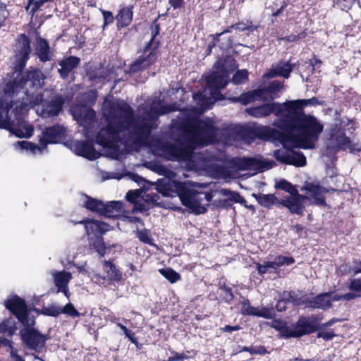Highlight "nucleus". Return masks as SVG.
Wrapping results in <instances>:
<instances>
[{"mask_svg":"<svg viewBox=\"0 0 361 361\" xmlns=\"http://www.w3.org/2000/svg\"><path fill=\"white\" fill-rule=\"evenodd\" d=\"M64 128L61 126H54L47 128L42 133L39 139V145L27 141H18L16 142V149L26 150L32 154H42L49 143H55L64 134Z\"/></svg>","mask_w":361,"mask_h":361,"instance_id":"6e6552de","label":"nucleus"},{"mask_svg":"<svg viewBox=\"0 0 361 361\" xmlns=\"http://www.w3.org/2000/svg\"><path fill=\"white\" fill-rule=\"evenodd\" d=\"M295 65V63H291L290 60L288 61H280L272 65L271 68L267 73L266 76L267 78L279 76L287 79L290 77V74Z\"/></svg>","mask_w":361,"mask_h":361,"instance_id":"a211bd4d","label":"nucleus"},{"mask_svg":"<svg viewBox=\"0 0 361 361\" xmlns=\"http://www.w3.org/2000/svg\"><path fill=\"white\" fill-rule=\"evenodd\" d=\"M14 51V69L16 72L21 73L30 58L31 52L30 40L25 34H21L18 37Z\"/></svg>","mask_w":361,"mask_h":361,"instance_id":"f8f14e48","label":"nucleus"},{"mask_svg":"<svg viewBox=\"0 0 361 361\" xmlns=\"http://www.w3.org/2000/svg\"><path fill=\"white\" fill-rule=\"evenodd\" d=\"M256 310V307L251 306L248 299L243 298L241 302L240 313L243 315H252L253 316L254 312Z\"/></svg>","mask_w":361,"mask_h":361,"instance_id":"a19ab883","label":"nucleus"},{"mask_svg":"<svg viewBox=\"0 0 361 361\" xmlns=\"http://www.w3.org/2000/svg\"><path fill=\"white\" fill-rule=\"evenodd\" d=\"M276 314L273 308L269 307H256V310L253 313V316L263 317L265 319H273Z\"/></svg>","mask_w":361,"mask_h":361,"instance_id":"4c0bfd02","label":"nucleus"},{"mask_svg":"<svg viewBox=\"0 0 361 361\" xmlns=\"http://www.w3.org/2000/svg\"><path fill=\"white\" fill-rule=\"evenodd\" d=\"M34 47L35 54L41 62L45 63L51 61L52 54L50 50V46L45 39L37 36L35 38Z\"/></svg>","mask_w":361,"mask_h":361,"instance_id":"412c9836","label":"nucleus"},{"mask_svg":"<svg viewBox=\"0 0 361 361\" xmlns=\"http://www.w3.org/2000/svg\"><path fill=\"white\" fill-rule=\"evenodd\" d=\"M186 111H181L178 116L181 121L173 120L171 130H178L185 144L176 145L169 142L160 143L156 150L157 154L166 160L172 161H189L192 158L193 150L216 142L219 129L210 118L200 119L196 117L184 118Z\"/></svg>","mask_w":361,"mask_h":361,"instance_id":"20e7f679","label":"nucleus"},{"mask_svg":"<svg viewBox=\"0 0 361 361\" xmlns=\"http://www.w3.org/2000/svg\"><path fill=\"white\" fill-rule=\"evenodd\" d=\"M214 71L209 74L206 82L207 87L210 89V94L214 99H219L221 94L220 90L225 88L228 83L230 73L225 66L222 59L217 60L214 64Z\"/></svg>","mask_w":361,"mask_h":361,"instance_id":"9d476101","label":"nucleus"},{"mask_svg":"<svg viewBox=\"0 0 361 361\" xmlns=\"http://www.w3.org/2000/svg\"><path fill=\"white\" fill-rule=\"evenodd\" d=\"M85 200L82 206L92 212H96L101 215L102 209H104V202L90 196L85 195Z\"/></svg>","mask_w":361,"mask_h":361,"instance_id":"2f4dec72","label":"nucleus"},{"mask_svg":"<svg viewBox=\"0 0 361 361\" xmlns=\"http://www.w3.org/2000/svg\"><path fill=\"white\" fill-rule=\"evenodd\" d=\"M274 261L278 268L284 265H291L295 262V259L293 257L283 255L277 256L274 259Z\"/></svg>","mask_w":361,"mask_h":361,"instance_id":"c03bdc74","label":"nucleus"},{"mask_svg":"<svg viewBox=\"0 0 361 361\" xmlns=\"http://www.w3.org/2000/svg\"><path fill=\"white\" fill-rule=\"evenodd\" d=\"M45 3H47L45 0H29V4L32 5V11L33 13L39 9Z\"/></svg>","mask_w":361,"mask_h":361,"instance_id":"13d9d810","label":"nucleus"},{"mask_svg":"<svg viewBox=\"0 0 361 361\" xmlns=\"http://www.w3.org/2000/svg\"><path fill=\"white\" fill-rule=\"evenodd\" d=\"M171 105L154 102L145 117L135 119L133 109L123 100L109 102L104 117L106 126L97 134L96 142L109 149L113 156L118 154L122 145H142L147 142L152 130L158 126V117L173 111Z\"/></svg>","mask_w":361,"mask_h":361,"instance_id":"f257e3e1","label":"nucleus"},{"mask_svg":"<svg viewBox=\"0 0 361 361\" xmlns=\"http://www.w3.org/2000/svg\"><path fill=\"white\" fill-rule=\"evenodd\" d=\"M133 6H126L120 9L116 16L118 27H125L131 23L133 17Z\"/></svg>","mask_w":361,"mask_h":361,"instance_id":"a878e982","label":"nucleus"},{"mask_svg":"<svg viewBox=\"0 0 361 361\" xmlns=\"http://www.w3.org/2000/svg\"><path fill=\"white\" fill-rule=\"evenodd\" d=\"M61 314H67L71 317H79L80 314L75 308L74 305L69 302L64 307H61Z\"/></svg>","mask_w":361,"mask_h":361,"instance_id":"37998d69","label":"nucleus"},{"mask_svg":"<svg viewBox=\"0 0 361 361\" xmlns=\"http://www.w3.org/2000/svg\"><path fill=\"white\" fill-rule=\"evenodd\" d=\"M74 118L85 128H89L95 121L96 113L90 108L82 106L74 111Z\"/></svg>","mask_w":361,"mask_h":361,"instance_id":"6ab92c4d","label":"nucleus"},{"mask_svg":"<svg viewBox=\"0 0 361 361\" xmlns=\"http://www.w3.org/2000/svg\"><path fill=\"white\" fill-rule=\"evenodd\" d=\"M155 189L163 196H178L182 204L195 214H203L207 211L200 192L195 190L189 181L180 182L162 178L155 183Z\"/></svg>","mask_w":361,"mask_h":361,"instance_id":"423d86ee","label":"nucleus"},{"mask_svg":"<svg viewBox=\"0 0 361 361\" xmlns=\"http://www.w3.org/2000/svg\"><path fill=\"white\" fill-rule=\"evenodd\" d=\"M159 271L164 278L172 283H176L180 279V275L172 269H161Z\"/></svg>","mask_w":361,"mask_h":361,"instance_id":"e433bc0d","label":"nucleus"},{"mask_svg":"<svg viewBox=\"0 0 361 361\" xmlns=\"http://www.w3.org/2000/svg\"><path fill=\"white\" fill-rule=\"evenodd\" d=\"M296 200H298L299 201V202L300 204H303V202L305 200H307L309 202V196L308 195H300L298 193V190L296 189V192L295 193H293L292 195Z\"/></svg>","mask_w":361,"mask_h":361,"instance_id":"338daca9","label":"nucleus"},{"mask_svg":"<svg viewBox=\"0 0 361 361\" xmlns=\"http://www.w3.org/2000/svg\"><path fill=\"white\" fill-rule=\"evenodd\" d=\"M282 88V84L279 81H273L268 87L265 88H259V90H264V96L267 94H273L279 91Z\"/></svg>","mask_w":361,"mask_h":361,"instance_id":"a18cd8bd","label":"nucleus"},{"mask_svg":"<svg viewBox=\"0 0 361 361\" xmlns=\"http://www.w3.org/2000/svg\"><path fill=\"white\" fill-rule=\"evenodd\" d=\"M247 114L255 118H264L274 114L278 119H282L288 114L286 102L283 103L271 102L262 105L249 108L246 110Z\"/></svg>","mask_w":361,"mask_h":361,"instance_id":"9b49d317","label":"nucleus"},{"mask_svg":"<svg viewBox=\"0 0 361 361\" xmlns=\"http://www.w3.org/2000/svg\"><path fill=\"white\" fill-rule=\"evenodd\" d=\"M193 98L196 102H197L202 109L204 110L211 108V106H207V98L202 92H197L194 94Z\"/></svg>","mask_w":361,"mask_h":361,"instance_id":"49530a36","label":"nucleus"},{"mask_svg":"<svg viewBox=\"0 0 361 361\" xmlns=\"http://www.w3.org/2000/svg\"><path fill=\"white\" fill-rule=\"evenodd\" d=\"M80 62V59L74 56H70L60 61L59 64L61 68L58 69V72L61 78L66 79L70 73L78 67Z\"/></svg>","mask_w":361,"mask_h":361,"instance_id":"5701e85b","label":"nucleus"},{"mask_svg":"<svg viewBox=\"0 0 361 361\" xmlns=\"http://www.w3.org/2000/svg\"><path fill=\"white\" fill-rule=\"evenodd\" d=\"M287 302H288L287 300H285V298H283V293L281 295V300H279L276 305V310L279 312L285 311L286 310Z\"/></svg>","mask_w":361,"mask_h":361,"instance_id":"680f3d73","label":"nucleus"},{"mask_svg":"<svg viewBox=\"0 0 361 361\" xmlns=\"http://www.w3.org/2000/svg\"><path fill=\"white\" fill-rule=\"evenodd\" d=\"M255 159L252 158H243L240 160V164L245 168H250L254 166Z\"/></svg>","mask_w":361,"mask_h":361,"instance_id":"69168bd1","label":"nucleus"},{"mask_svg":"<svg viewBox=\"0 0 361 361\" xmlns=\"http://www.w3.org/2000/svg\"><path fill=\"white\" fill-rule=\"evenodd\" d=\"M102 14L104 20V26L113 23L114 16L111 11H102Z\"/></svg>","mask_w":361,"mask_h":361,"instance_id":"e2e57ef3","label":"nucleus"},{"mask_svg":"<svg viewBox=\"0 0 361 361\" xmlns=\"http://www.w3.org/2000/svg\"><path fill=\"white\" fill-rule=\"evenodd\" d=\"M4 305L23 326L19 331V336L24 348L37 353L42 352L49 338L34 327L35 318L30 317L25 300L17 295H13L4 301Z\"/></svg>","mask_w":361,"mask_h":361,"instance_id":"39448f33","label":"nucleus"},{"mask_svg":"<svg viewBox=\"0 0 361 361\" xmlns=\"http://www.w3.org/2000/svg\"><path fill=\"white\" fill-rule=\"evenodd\" d=\"M271 327L279 333V336L283 338H300L305 335L312 334L319 329V319L315 315L300 316L298 320L288 325L281 319H274Z\"/></svg>","mask_w":361,"mask_h":361,"instance_id":"0eeeda50","label":"nucleus"},{"mask_svg":"<svg viewBox=\"0 0 361 361\" xmlns=\"http://www.w3.org/2000/svg\"><path fill=\"white\" fill-rule=\"evenodd\" d=\"M336 5L343 11H348L353 5V0H336Z\"/></svg>","mask_w":361,"mask_h":361,"instance_id":"603ef678","label":"nucleus"},{"mask_svg":"<svg viewBox=\"0 0 361 361\" xmlns=\"http://www.w3.org/2000/svg\"><path fill=\"white\" fill-rule=\"evenodd\" d=\"M248 79V72L246 70H239L233 75L232 83L239 85L245 82Z\"/></svg>","mask_w":361,"mask_h":361,"instance_id":"ea45409f","label":"nucleus"},{"mask_svg":"<svg viewBox=\"0 0 361 361\" xmlns=\"http://www.w3.org/2000/svg\"><path fill=\"white\" fill-rule=\"evenodd\" d=\"M140 195H141V192L140 190H129L126 195V199L128 202L135 204V207H134L135 210L139 211V212H142V211L145 210V209L143 208L142 207H141V205H140L138 204V202L140 198Z\"/></svg>","mask_w":361,"mask_h":361,"instance_id":"f704fd0d","label":"nucleus"},{"mask_svg":"<svg viewBox=\"0 0 361 361\" xmlns=\"http://www.w3.org/2000/svg\"><path fill=\"white\" fill-rule=\"evenodd\" d=\"M79 223L85 224L88 238L103 236L106 232L111 229V226L109 224L94 219H86Z\"/></svg>","mask_w":361,"mask_h":361,"instance_id":"dca6fc26","label":"nucleus"},{"mask_svg":"<svg viewBox=\"0 0 361 361\" xmlns=\"http://www.w3.org/2000/svg\"><path fill=\"white\" fill-rule=\"evenodd\" d=\"M278 204L288 208L290 213L298 215H302L305 208L304 204H300L293 195L280 199Z\"/></svg>","mask_w":361,"mask_h":361,"instance_id":"393cba45","label":"nucleus"},{"mask_svg":"<svg viewBox=\"0 0 361 361\" xmlns=\"http://www.w3.org/2000/svg\"><path fill=\"white\" fill-rule=\"evenodd\" d=\"M307 307L326 310L331 307V293H321L312 299L308 298Z\"/></svg>","mask_w":361,"mask_h":361,"instance_id":"b1692460","label":"nucleus"},{"mask_svg":"<svg viewBox=\"0 0 361 361\" xmlns=\"http://www.w3.org/2000/svg\"><path fill=\"white\" fill-rule=\"evenodd\" d=\"M336 336V334L333 331H319L317 333V337L322 338L324 341H330Z\"/></svg>","mask_w":361,"mask_h":361,"instance_id":"6e6d98bb","label":"nucleus"},{"mask_svg":"<svg viewBox=\"0 0 361 361\" xmlns=\"http://www.w3.org/2000/svg\"><path fill=\"white\" fill-rule=\"evenodd\" d=\"M257 27L252 25H247L246 23L243 22H239L235 24H233L229 27H228L226 29L224 30L221 32L216 33L214 35V44L212 46H214L216 42L219 41V38L221 35L226 34V33H230L232 32L233 30H238V31H249V32H253L254 30H257Z\"/></svg>","mask_w":361,"mask_h":361,"instance_id":"bb28decb","label":"nucleus"},{"mask_svg":"<svg viewBox=\"0 0 361 361\" xmlns=\"http://www.w3.org/2000/svg\"><path fill=\"white\" fill-rule=\"evenodd\" d=\"M255 197L259 204L267 208H269L274 204H279V200L272 194H259L255 195Z\"/></svg>","mask_w":361,"mask_h":361,"instance_id":"72a5a7b5","label":"nucleus"},{"mask_svg":"<svg viewBox=\"0 0 361 361\" xmlns=\"http://www.w3.org/2000/svg\"><path fill=\"white\" fill-rule=\"evenodd\" d=\"M143 198L146 202H156L159 199V197L157 192H151L145 194Z\"/></svg>","mask_w":361,"mask_h":361,"instance_id":"bf43d9fd","label":"nucleus"},{"mask_svg":"<svg viewBox=\"0 0 361 361\" xmlns=\"http://www.w3.org/2000/svg\"><path fill=\"white\" fill-rule=\"evenodd\" d=\"M88 239L90 248L96 251L100 256H104L106 253V246L103 237L88 238Z\"/></svg>","mask_w":361,"mask_h":361,"instance_id":"473e14b6","label":"nucleus"},{"mask_svg":"<svg viewBox=\"0 0 361 361\" xmlns=\"http://www.w3.org/2000/svg\"><path fill=\"white\" fill-rule=\"evenodd\" d=\"M9 353L13 361H25L23 357L18 355V351L17 349L12 348Z\"/></svg>","mask_w":361,"mask_h":361,"instance_id":"0e129e2a","label":"nucleus"},{"mask_svg":"<svg viewBox=\"0 0 361 361\" xmlns=\"http://www.w3.org/2000/svg\"><path fill=\"white\" fill-rule=\"evenodd\" d=\"M51 275L53 277L54 283L57 288V293L61 292L64 295L69 298L70 292L68 289V283L72 279V274L71 272L66 271H51Z\"/></svg>","mask_w":361,"mask_h":361,"instance_id":"f3484780","label":"nucleus"},{"mask_svg":"<svg viewBox=\"0 0 361 361\" xmlns=\"http://www.w3.org/2000/svg\"><path fill=\"white\" fill-rule=\"evenodd\" d=\"M17 330V324L14 318L9 317L0 323V334L12 337Z\"/></svg>","mask_w":361,"mask_h":361,"instance_id":"7c9ffc66","label":"nucleus"},{"mask_svg":"<svg viewBox=\"0 0 361 361\" xmlns=\"http://www.w3.org/2000/svg\"><path fill=\"white\" fill-rule=\"evenodd\" d=\"M264 90L259 89L249 91L247 92L243 93L239 97L235 98V101L239 102L243 105H247L257 99H264Z\"/></svg>","mask_w":361,"mask_h":361,"instance_id":"c85d7f7f","label":"nucleus"},{"mask_svg":"<svg viewBox=\"0 0 361 361\" xmlns=\"http://www.w3.org/2000/svg\"><path fill=\"white\" fill-rule=\"evenodd\" d=\"M354 264L355 265L353 268V274H361V260L355 261Z\"/></svg>","mask_w":361,"mask_h":361,"instance_id":"774afa93","label":"nucleus"},{"mask_svg":"<svg viewBox=\"0 0 361 361\" xmlns=\"http://www.w3.org/2000/svg\"><path fill=\"white\" fill-rule=\"evenodd\" d=\"M240 352H249L251 355H265L267 353V350L262 345H257V346H243Z\"/></svg>","mask_w":361,"mask_h":361,"instance_id":"79ce46f5","label":"nucleus"},{"mask_svg":"<svg viewBox=\"0 0 361 361\" xmlns=\"http://www.w3.org/2000/svg\"><path fill=\"white\" fill-rule=\"evenodd\" d=\"M272 125L283 132L260 126L251 129L250 133L253 137L265 141H279L285 148L312 149L324 129L315 116L292 112H288L282 119H276Z\"/></svg>","mask_w":361,"mask_h":361,"instance_id":"7ed1b4c3","label":"nucleus"},{"mask_svg":"<svg viewBox=\"0 0 361 361\" xmlns=\"http://www.w3.org/2000/svg\"><path fill=\"white\" fill-rule=\"evenodd\" d=\"M171 354L172 355L168 358L167 361H182L188 358V357L183 353L180 354L173 351Z\"/></svg>","mask_w":361,"mask_h":361,"instance_id":"4d7b16f0","label":"nucleus"},{"mask_svg":"<svg viewBox=\"0 0 361 361\" xmlns=\"http://www.w3.org/2000/svg\"><path fill=\"white\" fill-rule=\"evenodd\" d=\"M75 267L77 268L78 271L80 274L87 275L89 277H90L91 279L92 280L93 274L95 273L94 271H90L88 267H87L86 264L82 265L75 264Z\"/></svg>","mask_w":361,"mask_h":361,"instance_id":"864d4df0","label":"nucleus"},{"mask_svg":"<svg viewBox=\"0 0 361 361\" xmlns=\"http://www.w3.org/2000/svg\"><path fill=\"white\" fill-rule=\"evenodd\" d=\"M336 145L333 147L334 150L343 149H350V151H353L355 149L354 147H353L351 145V142L350 139L346 137L344 134H341L338 135L336 138Z\"/></svg>","mask_w":361,"mask_h":361,"instance_id":"c9c22d12","label":"nucleus"},{"mask_svg":"<svg viewBox=\"0 0 361 361\" xmlns=\"http://www.w3.org/2000/svg\"><path fill=\"white\" fill-rule=\"evenodd\" d=\"M1 346L7 347L8 348V352H10L12 348H14L13 341L4 336H0V347Z\"/></svg>","mask_w":361,"mask_h":361,"instance_id":"052dcab7","label":"nucleus"},{"mask_svg":"<svg viewBox=\"0 0 361 361\" xmlns=\"http://www.w3.org/2000/svg\"><path fill=\"white\" fill-rule=\"evenodd\" d=\"M322 103L316 97L308 99H296L286 101L288 112L305 114L304 108L307 106L319 105Z\"/></svg>","mask_w":361,"mask_h":361,"instance_id":"4be33fe9","label":"nucleus"},{"mask_svg":"<svg viewBox=\"0 0 361 361\" xmlns=\"http://www.w3.org/2000/svg\"><path fill=\"white\" fill-rule=\"evenodd\" d=\"M300 190L305 191L306 194L308 195L310 197L309 202L310 204H315L317 206L326 205L324 195L327 192V190L325 188L322 187L319 184L306 182L301 188Z\"/></svg>","mask_w":361,"mask_h":361,"instance_id":"4468645a","label":"nucleus"},{"mask_svg":"<svg viewBox=\"0 0 361 361\" xmlns=\"http://www.w3.org/2000/svg\"><path fill=\"white\" fill-rule=\"evenodd\" d=\"M103 269L106 275L102 276L99 274H94L92 280L95 283H104L105 281H119L121 279V272L110 261L103 262Z\"/></svg>","mask_w":361,"mask_h":361,"instance_id":"2eb2a0df","label":"nucleus"},{"mask_svg":"<svg viewBox=\"0 0 361 361\" xmlns=\"http://www.w3.org/2000/svg\"><path fill=\"white\" fill-rule=\"evenodd\" d=\"M275 159L282 164L293 165L298 167L306 165V157L301 152L280 149L274 152Z\"/></svg>","mask_w":361,"mask_h":361,"instance_id":"ddd939ff","label":"nucleus"},{"mask_svg":"<svg viewBox=\"0 0 361 361\" xmlns=\"http://www.w3.org/2000/svg\"><path fill=\"white\" fill-rule=\"evenodd\" d=\"M72 147L75 154L89 160H95L99 157V153L94 149L93 145L87 142L75 141L73 142Z\"/></svg>","mask_w":361,"mask_h":361,"instance_id":"aec40b11","label":"nucleus"},{"mask_svg":"<svg viewBox=\"0 0 361 361\" xmlns=\"http://www.w3.org/2000/svg\"><path fill=\"white\" fill-rule=\"evenodd\" d=\"M123 202L120 201H110L106 204L104 203V209H102L101 215L108 218L118 216L122 212Z\"/></svg>","mask_w":361,"mask_h":361,"instance_id":"cd10ccee","label":"nucleus"},{"mask_svg":"<svg viewBox=\"0 0 361 361\" xmlns=\"http://www.w3.org/2000/svg\"><path fill=\"white\" fill-rule=\"evenodd\" d=\"M44 76L39 70H28L22 73L20 78H16L9 82L5 87V92L11 94L12 99L8 101L2 98L0 105V128L10 130L19 137H30L32 135L33 128L27 126L25 133L21 130L13 128V121H11L9 112L12 109L16 119L20 122L27 111L37 105V113L43 118H49L57 116L62 109L63 100L55 97L50 101H44L42 94L37 92L44 83Z\"/></svg>","mask_w":361,"mask_h":361,"instance_id":"f03ea898","label":"nucleus"},{"mask_svg":"<svg viewBox=\"0 0 361 361\" xmlns=\"http://www.w3.org/2000/svg\"><path fill=\"white\" fill-rule=\"evenodd\" d=\"M152 37L144 48V54L140 56L130 68V73H137L152 66L157 59L159 41H155L159 33V25L157 23L151 27Z\"/></svg>","mask_w":361,"mask_h":361,"instance_id":"1a4fd4ad","label":"nucleus"},{"mask_svg":"<svg viewBox=\"0 0 361 361\" xmlns=\"http://www.w3.org/2000/svg\"><path fill=\"white\" fill-rule=\"evenodd\" d=\"M9 16V11L6 8V5L0 1V28L4 26L5 20Z\"/></svg>","mask_w":361,"mask_h":361,"instance_id":"8fccbe9b","label":"nucleus"},{"mask_svg":"<svg viewBox=\"0 0 361 361\" xmlns=\"http://www.w3.org/2000/svg\"><path fill=\"white\" fill-rule=\"evenodd\" d=\"M349 290L355 292L361 297V278L353 279L348 285Z\"/></svg>","mask_w":361,"mask_h":361,"instance_id":"de8ad7c7","label":"nucleus"},{"mask_svg":"<svg viewBox=\"0 0 361 361\" xmlns=\"http://www.w3.org/2000/svg\"><path fill=\"white\" fill-rule=\"evenodd\" d=\"M228 200L236 203L245 202L244 198L238 192L231 191L228 197Z\"/></svg>","mask_w":361,"mask_h":361,"instance_id":"5fc2aeb1","label":"nucleus"},{"mask_svg":"<svg viewBox=\"0 0 361 361\" xmlns=\"http://www.w3.org/2000/svg\"><path fill=\"white\" fill-rule=\"evenodd\" d=\"M283 293V298L287 300L288 302L292 303L293 305L300 306L304 305L305 307H307L308 298L305 295H301L295 291H284Z\"/></svg>","mask_w":361,"mask_h":361,"instance_id":"c756f323","label":"nucleus"},{"mask_svg":"<svg viewBox=\"0 0 361 361\" xmlns=\"http://www.w3.org/2000/svg\"><path fill=\"white\" fill-rule=\"evenodd\" d=\"M275 188L276 189L284 190L288 192L290 195H292L293 193L296 192L295 187L290 182L284 179L278 181L275 185Z\"/></svg>","mask_w":361,"mask_h":361,"instance_id":"58836bf2","label":"nucleus"},{"mask_svg":"<svg viewBox=\"0 0 361 361\" xmlns=\"http://www.w3.org/2000/svg\"><path fill=\"white\" fill-rule=\"evenodd\" d=\"M44 314L51 317H57L61 314V307L59 305H51L44 310Z\"/></svg>","mask_w":361,"mask_h":361,"instance_id":"3c124183","label":"nucleus"},{"mask_svg":"<svg viewBox=\"0 0 361 361\" xmlns=\"http://www.w3.org/2000/svg\"><path fill=\"white\" fill-rule=\"evenodd\" d=\"M137 238L142 243H150L151 238L149 231L147 229L137 230L136 231Z\"/></svg>","mask_w":361,"mask_h":361,"instance_id":"09e8293b","label":"nucleus"}]
</instances>
